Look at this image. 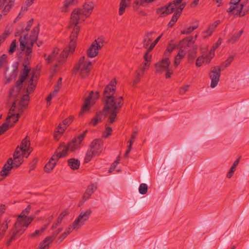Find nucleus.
Instances as JSON below:
<instances>
[{
	"mask_svg": "<svg viewBox=\"0 0 249 249\" xmlns=\"http://www.w3.org/2000/svg\"><path fill=\"white\" fill-rule=\"evenodd\" d=\"M131 0H121L120 3V8L119 9V15H122L125 11L126 7L129 6L130 4Z\"/></svg>",
	"mask_w": 249,
	"mask_h": 249,
	"instance_id": "25",
	"label": "nucleus"
},
{
	"mask_svg": "<svg viewBox=\"0 0 249 249\" xmlns=\"http://www.w3.org/2000/svg\"><path fill=\"white\" fill-rule=\"evenodd\" d=\"M154 0H134V4L137 6H144V4L145 3H149L152 1H153Z\"/></svg>",
	"mask_w": 249,
	"mask_h": 249,
	"instance_id": "35",
	"label": "nucleus"
},
{
	"mask_svg": "<svg viewBox=\"0 0 249 249\" xmlns=\"http://www.w3.org/2000/svg\"><path fill=\"white\" fill-rule=\"evenodd\" d=\"M99 92L97 91L94 94L93 91H90L88 97L85 100L84 104L82 107V111L80 112V115L85 111L89 110L90 107L95 104V100L99 98Z\"/></svg>",
	"mask_w": 249,
	"mask_h": 249,
	"instance_id": "9",
	"label": "nucleus"
},
{
	"mask_svg": "<svg viewBox=\"0 0 249 249\" xmlns=\"http://www.w3.org/2000/svg\"><path fill=\"white\" fill-rule=\"evenodd\" d=\"M112 128L109 126L106 127V131L104 133V137L105 138H107L111 133Z\"/></svg>",
	"mask_w": 249,
	"mask_h": 249,
	"instance_id": "55",
	"label": "nucleus"
},
{
	"mask_svg": "<svg viewBox=\"0 0 249 249\" xmlns=\"http://www.w3.org/2000/svg\"><path fill=\"white\" fill-rule=\"evenodd\" d=\"M10 34L11 33L9 30H5L4 32L0 36V45L4 41L5 39L10 35Z\"/></svg>",
	"mask_w": 249,
	"mask_h": 249,
	"instance_id": "40",
	"label": "nucleus"
},
{
	"mask_svg": "<svg viewBox=\"0 0 249 249\" xmlns=\"http://www.w3.org/2000/svg\"><path fill=\"white\" fill-rule=\"evenodd\" d=\"M103 148V142L99 139L94 140L89 145L85 158V162H89L96 155L101 153Z\"/></svg>",
	"mask_w": 249,
	"mask_h": 249,
	"instance_id": "6",
	"label": "nucleus"
},
{
	"mask_svg": "<svg viewBox=\"0 0 249 249\" xmlns=\"http://www.w3.org/2000/svg\"><path fill=\"white\" fill-rule=\"evenodd\" d=\"M30 141L27 136L22 141L20 148L23 154H25L26 152H28V154L26 157L28 156L31 151L30 150L31 148L30 147Z\"/></svg>",
	"mask_w": 249,
	"mask_h": 249,
	"instance_id": "17",
	"label": "nucleus"
},
{
	"mask_svg": "<svg viewBox=\"0 0 249 249\" xmlns=\"http://www.w3.org/2000/svg\"><path fill=\"white\" fill-rule=\"evenodd\" d=\"M97 45L96 42H92V44L87 51V55L88 57L93 58L95 57L98 53V51L100 50Z\"/></svg>",
	"mask_w": 249,
	"mask_h": 249,
	"instance_id": "18",
	"label": "nucleus"
},
{
	"mask_svg": "<svg viewBox=\"0 0 249 249\" xmlns=\"http://www.w3.org/2000/svg\"><path fill=\"white\" fill-rule=\"evenodd\" d=\"M204 59H205V57L203 55L198 57L197 58L196 61V66L197 67H200L202 65V64L204 62Z\"/></svg>",
	"mask_w": 249,
	"mask_h": 249,
	"instance_id": "49",
	"label": "nucleus"
},
{
	"mask_svg": "<svg viewBox=\"0 0 249 249\" xmlns=\"http://www.w3.org/2000/svg\"><path fill=\"white\" fill-rule=\"evenodd\" d=\"M198 27V24H197L196 25H194V26H190L187 28H186L185 29L183 30V31H181V34H186V35H188V34H190L191 33H192L193 31H194L195 30H196V29H197Z\"/></svg>",
	"mask_w": 249,
	"mask_h": 249,
	"instance_id": "32",
	"label": "nucleus"
},
{
	"mask_svg": "<svg viewBox=\"0 0 249 249\" xmlns=\"http://www.w3.org/2000/svg\"><path fill=\"white\" fill-rule=\"evenodd\" d=\"M215 49V48L213 47L210 51L209 54H207V57H209V59L208 61H207V64H209L210 62L211 59L214 55V51Z\"/></svg>",
	"mask_w": 249,
	"mask_h": 249,
	"instance_id": "47",
	"label": "nucleus"
},
{
	"mask_svg": "<svg viewBox=\"0 0 249 249\" xmlns=\"http://www.w3.org/2000/svg\"><path fill=\"white\" fill-rule=\"evenodd\" d=\"M235 171V168L231 166L227 174V178H231L233 176Z\"/></svg>",
	"mask_w": 249,
	"mask_h": 249,
	"instance_id": "60",
	"label": "nucleus"
},
{
	"mask_svg": "<svg viewBox=\"0 0 249 249\" xmlns=\"http://www.w3.org/2000/svg\"><path fill=\"white\" fill-rule=\"evenodd\" d=\"M92 63L90 61L86 62L85 56L81 57L78 63L74 67L73 73L76 74L79 71L80 75L82 78L87 77L91 69Z\"/></svg>",
	"mask_w": 249,
	"mask_h": 249,
	"instance_id": "7",
	"label": "nucleus"
},
{
	"mask_svg": "<svg viewBox=\"0 0 249 249\" xmlns=\"http://www.w3.org/2000/svg\"><path fill=\"white\" fill-rule=\"evenodd\" d=\"M243 33V30H241L239 31V33H235L229 39V41L230 42H231L232 43H234L236 41H237L240 36H241L242 34Z\"/></svg>",
	"mask_w": 249,
	"mask_h": 249,
	"instance_id": "30",
	"label": "nucleus"
},
{
	"mask_svg": "<svg viewBox=\"0 0 249 249\" xmlns=\"http://www.w3.org/2000/svg\"><path fill=\"white\" fill-rule=\"evenodd\" d=\"M176 8L170 3L167 6H164L157 9V13L160 14V17H164L173 13Z\"/></svg>",
	"mask_w": 249,
	"mask_h": 249,
	"instance_id": "15",
	"label": "nucleus"
},
{
	"mask_svg": "<svg viewBox=\"0 0 249 249\" xmlns=\"http://www.w3.org/2000/svg\"><path fill=\"white\" fill-rule=\"evenodd\" d=\"M57 150L61 158L66 156L68 154V151H69L64 142L60 144Z\"/></svg>",
	"mask_w": 249,
	"mask_h": 249,
	"instance_id": "26",
	"label": "nucleus"
},
{
	"mask_svg": "<svg viewBox=\"0 0 249 249\" xmlns=\"http://www.w3.org/2000/svg\"><path fill=\"white\" fill-rule=\"evenodd\" d=\"M7 58V56L6 54H3L0 57V68L4 66V64L6 62Z\"/></svg>",
	"mask_w": 249,
	"mask_h": 249,
	"instance_id": "50",
	"label": "nucleus"
},
{
	"mask_svg": "<svg viewBox=\"0 0 249 249\" xmlns=\"http://www.w3.org/2000/svg\"><path fill=\"white\" fill-rule=\"evenodd\" d=\"M152 41V39H150V38H148L147 39V38H144V40H143V47H144L145 48H146L149 43Z\"/></svg>",
	"mask_w": 249,
	"mask_h": 249,
	"instance_id": "63",
	"label": "nucleus"
},
{
	"mask_svg": "<svg viewBox=\"0 0 249 249\" xmlns=\"http://www.w3.org/2000/svg\"><path fill=\"white\" fill-rule=\"evenodd\" d=\"M22 162L23 159H14L12 164L15 168H17L22 164Z\"/></svg>",
	"mask_w": 249,
	"mask_h": 249,
	"instance_id": "42",
	"label": "nucleus"
},
{
	"mask_svg": "<svg viewBox=\"0 0 249 249\" xmlns=\"http://www.w3.org/2000/svg\"><path fill=\"white\" fill-rule=\"evenodd\" d=\"M78 3V0H65L63 2V6L60 8L62 12H67L69 11V8L72 5L77 4Z\"/></svg>",
	"mask_w": 249,
	"mask_h": 249,
	"instance_id": "20",
	"label": "nucleus"
},
{
	"mask_svg": "<svg viewBox=\"0 0 249 249\" xmlns=\"http://www.w3.org/2000/svg\"><path fill=\"white\" fill-rule=\"evenodd\" d=\"M182 0H174L172 2H170V3L172 4L173 6L177 9V8L178 7V6L181 4Z\"/></svg>",
	"mask_w": 249,
	"mask_h": 249,
	"instance_id": "56",
	"label": "nucleus"
},
{
	"mask_svg": "<svg viewBox=\"0 0 249 249\" xmlns=\"http://www.w3.org/2000/svg\"><path fill=\"white\" fill-rule=\"evenodd\" d=\"M176 45L170 43L165 50L163 57L161 61L155 64L156 73H161L165 69H167L170 64L168 57L170 55L172 51L175 49Z\"/></svg>",
	"mask_w": 249,
	"mask_h": 249,
	"instance_id": "5",
	"label": "nucleus"
},
{
	"mask_svg": "<svg viewBox=\"0 0 249 249\" xmlns=\"http://www.w3.org/2000/svg\"><path fill=\"white\" fill-rule=\"evenodd\" d=\"M194 40H193V36H190L188 37H186L185 38H184L183 39H182V40L181 41V42H187V45L188 46H190V44L191 43H194Z\"/></svg>",
	"mask_w": 249,
	"mask_h": 249,
	"instance_id": "52",
	"label": "nucleus"
},
{
	"mask_svg": "<svg viewBox=\"0 0 249 249\" xmlns=\"http://www.w3.org/2000/svg\"><path fill=\"white\" fill-rule=\"evenodd\" d=\"M48 226V224H46L44 225V226L42 227L40 230H36L35 231L30 235L31 237H35L36 236L40 235L47 229Z\"/></svg>",
	"mask_w": 249,
	"mask_h": 249,
	"instance_id": "33",
	"label": "nucleus"
},
{
	"mask_svg": "<svg viewBox=\"0 0 249 249\" xmlns=\"http://www.w3.org/2000/svg\"><path fill=\"white\" fill-rule=\"evenodd\" d=\"M15 36H19V41L20 42V52L25 50L26 45L27 44V41L28 39V34L22 32V29L16 31L15 33Z\"/></svg>",
	"mask_w": 249,
	"mask_h": 249,
	"instance_id": "13",
	"label": "nucleus"
},
{
	"mask_svg": "<svg viewBox=\"0 0 249 249\" xmlns=\"http://www.w3.org/2000/svg\"><path fill=\"white\" fill-rule=\"evenodd\" d=\"M17 48V42L16 40H13L8 50V53L9 54H12L16 51Z\"/></svg>",
	"mask_w": 249,
	"mask_h": 249,
	"instance_id": "34",
	"label": "nucleus"
},
{
	"mask_svg": "<svg viewBox=\"0 0 249 249\" xmlns=\"http://www.w3.org/2000/svg\"><path fill=\"white\" fill-rule=\"evenodd\" d=\"M15 0H0V9L3 8L2 13L6 15L14 5Z\"/></svg>",
	"mask_w": 249,
	"mask_h": 249,
	"instance_id": "14",
	"label": "nucleus"
},
{
	"mask_svg": "<svg viewBox=\"0 0 249 249\" xmlns=\"http://www.w3.org/2000/svg\"><path fill=\"white\" fill-rule=\"evenodd\" d=\"M96 42L97 45L96 46L98 47L100 49H101L103 46V41L101 38H98L97 39L95 40L93 42Z\"/></svg>",
	"mask_w": 249,
	"mask_h": 249,
	"instance_id": "58",
	"label": "nucleus"
},
{
	"mask_svg": "<svg viewBox=\"0 0 249 249\" xmlns=\"http://www.w3.org/2000/svg\"><path fill=\"white\" fill-rule=\"evenodd\" d=\"M91 213L92 211L90 209L81 212L79 216L73 222L72 227H70L67 229V233L69 234L73 230L80 229L84 225L85 222L89 219Z\"/></svg>",
	"mask_w": 249,
	"mask_h": 249,
	"instance_id": "8",
	"label": "nucleus"
},
{
	"mask_svg": "<svg viewBox=\"0 0 249 249\" xmlns=\"http://www.w3.org/2000/svg\"><path fill=\"white\" fill-rule=\"evenodd\" d=\"M34 75H32V77L30 80V85L28 86L27 88V91L29 93L32 92L35 87V86L33 84Z\"/></svg>",
	"mask_w": 249,
	"mask_h": 249,
	"instance_id": "48",
	"label": "nucleus"
},
{
	"mask_svg": "<svg viewBox=\"0 0 249 249\" xmlns=\"http://www.w3.org/2000/svg\"><path fill=\"white\" fill-rule=\"evenodd\" d=\"M162 34H161L160 36H159L158 37H157L155 40L154 41L153 43H152L150 47H149V51H151L153 48L155 47V46L156 45V44L159 41L160 38H161Z\"/></svg>",
	"mask_w": 249,
	"mask_h": 249,
	"instance_id": "59",
	"label": "nucleus"
},
{
	"mask_svg": "<svg viewBox=\"0 0 249 249\" xmlns=\"http://www.w3.org/2000/svg\"><path fill=\"white\" fill-rule=\"evenodd\" d=\"M22 112L18 113L17 114H11L9 115L7 117L6 121L9 124H10V127H12L14 126V124L16 123L19 118L20 117Z\"/></svg>",
	"mask_w": 249,
	"mask_h": 249,
	"instance_id": "19",
	"label": "nucleus"
},
{
	"mask_svg": "<svg viewBox=\"0 0 249 249\" xmlns=\"http://www.w3.org/2000/svg\"><path fill=\"white\" fill-rule=\"evenodd\" d=\"M73 117L72 116H70L69 117L65 119L63 122V124L66 125H69L73 121Z\"/></svg>",
	"mask_w": 249,
	"mask_h": 249,
	"instance_id": "54",
	"label": "nucleus"
},
{
	"mask_svg": "<svg viewBox=\"0 0 249 249\" xmlns=\"http://www.w3.org/2000/svg\"><path fill=\"white\" fill-rule=\"evenodd\" d=\"M34 43L30 42L28 45H26V50H25V54L26 55H31V53L33 51V46Z\"/></svg>",
	"mask_w": 249,
	"mask_h": 249,
	"instance_id": "37",
	"label": "nucleus"
},
{
	"mask_svg": "<svg viewBox=\"0 0 249 249\" xmlns=\"http://www.w3.org/2000/svg\"><path fill=\"white\" fill-rule=\"evenodd\" d=\"M29 100V96L28 94L24 95L20 101V106L23 107H25L27 104H24V102H28Z\"/></svg>",
	"mask_w": 249,
	"mask_h": 249,
	"instance_id": "45",
	"label": "nucleus"
},
{
	"mask_svg": "<svg viewBox=\"0 0 249 249\" xmlns=\"http://www.w3.org/2000/svg\"><path fill=\"white\" fill-rule=\"evenodd\" d=\"M221 68L213 67L209 73V77L211 80V87L215 88L219 81Z\"/></svg>",
	"mask_w": 249,
	"mask_h": 249,
	"instance_id": "12",
	"label": "nucleus"
},
{
	"mask_svg": "<svg viewBox=\"0 0 249 249\" xmlns=\"http://www.w3.org/2000/svg\"><path fill=\"white\" fill-rule=\"evenodd\" d=\"M39 33V25H37L35 27L33 30L31 31V34L30 35L29 40L31 43H35L36 41L38 38V35Z\"/></svg>",
	"mask_w": 249,
	"mask_h": 249,
	"instance_id": "23",
	"label": "nucleus"
},
{
	"mask_svg": "<svg viewBox=\"0 0 249 249\" xmlns=\"http://www.w3.org/2000/svg\"><path fill=\"white\" fill-rule=\"evenodd\" d=\"M60 158H61V157L58 154V152L57 151V150H56L50 160L52 161L53 162H54L55 164H56V162Z\"/></svg>",
	"mask_w": 249,
	"mask_h": 249,
	"instance_id": "43",
	"label": "nucleus"
},
{
	"mask_svg": "<svg viewBox=\"0 0 249 249\" xmlns=\"http://www.w3.org/2000/svg\"><path fill=\"white\" fill-rule=\"evenodd\" d=\"M186 6V3L184 2L181 4L177 8L173 16H172L171 20L175 22V23L177 21L178 18L180 17L181 13H182V10Z\"/></svg>",
	"mask_w": 249,
	"mask_h": 249,
	"instance_id": "24",
	"label": "nucleus"
},
{
	"mask_svg": "<svg viewBox=\"0 0 249 249\" xmlns=\"http://www.w3.org/2000/svg\"><path fill=\"white\" fill-rule=\"evenodd\" d=\"M246 3V2H244V1H241L240 2L238 3V4L235 5V11H236L235 15H239L240 17H243L245 15L246 13L247 12V10L243 9V7Z\"/></svg>",
	"mask_w": 249,
	"mask_h": 249,
	"instance_id": "22",
	"label": "nucleus"
},
{
	"mask_svg": "<svg viewBox=\"0 0 249 249\" xmlns=\"http://www.w3.org/2000/svg\"><path fill=\"white\" fill-rule=\"evenodd\" d=\"M52 238L51 237H46L43 241L39 244V249H49V245L53 242Z\"/></svg>",
	"mask_w": 249,
	"mask_h": 249,
	"instance_id": "27",
	"label": "nucleus"
},
{
	"mask_svg": "<svg viewBox=\"0 0 249 249\" xmlns=\"http://www.w3.org/2000/svg\"><path fill=\"white\" fill-rule=\"evenodd\" d=\"M34 19L33 18L30 19L27 23V25L25 29H22V32H24V33H27L28 34V32L30 30L31 27L33 25Z\"/></svg>",
	"mask_w": 249,
	"mask_h": 249,
	"instance_id": "38",
	"label": "nucleus"
},
{
	"mask_svg": "<svg viewBox=\"0 0 249 249\" xmlns=\"http://www.w3.org/2000/svg\"><path fill=\"white\" fill-rule=\"evenodd\" d=\"M18 147L16 149L14 153V159H23V156H24L25 154H23L22 153V154L23 155L22 156L21 154V152H22L21 150H20V149H18Z\"/></svg>",
	"mask_w": 249,
	"mask_h": 249,
	"instance_id": "41",
	"label": "nucleus"
},
{
	"mask_svg": "<svg viewBox=\"0 0 249 249\" xmlns=\"http://www.w3.org/2000/svg\"><path fill=\"white\" fill-rule=\"evenodd\" d=\"M150 51H149V49H148L143 56L144 61L147 62H150L151 61V55L149 53Z\"/></svg>",
	"mask_w": 249,
	"mask_h": 249,
	"instance_id": "51",
	"label": "nucleus"
},
{
	"mask_svg": "<svg viewBox=\"0 0 249 249\" xmlns=\"http://www.w3.org/2000/svg\"><path fill=\"white\" fill-rule=\"evenodd\" d=\"M62 79L61 77H60L57 82L56 85H55V86L54 87V89H55L56 91H59V90H60V89L61 87V86H62Z\"/></svg>",
	"mask_w": 249,
	"mask_h": 249,
	"instance_id": "53",
	"label": "nucleus"
},
{
	"mask_svg": "<svg viewBox=\"0 0 249 249\" xmlns=\"http://www.w3.org/2000/svg\"><path fill=\"white\" fill-rule=\"evenodd\" d=\"M116 85V81L112 80L106 87L103 92V101L104 107L103 112L106 116H108V124H112L115 121L119 110L124 104L123 97L115 95Z\"/></svg>",
	"mask_w": 249,
	"mask_h": 249,
	"instance_id": "1",
	"label": "nucleus"
},
{
	"mask_svg": "<svg viewBox=\"0 0 249 249\" xmlns=\"http://www.w3.org/2000/svg\"><path fill=\"white\" fill-rule=\"evenodd\" d=\"M31 209L30 205L23 210L21 214L18 215L17 222L14 226L9 232L10 239L6 243V245L9 246L14 240L19 237L26 230L29 224L34 219L35 216L27 217Z\"/></svg>",
	"mask_w": 249,
	"mask_h": 249,
	"instance_id": "3",
	"label": "nucleus"
},
{
	"mask_svg": "<svg viewBox=\"0 0 249 249\" xmlns=\"http://www.w3.org/2000/svg\"><path fill=\"white\" fill-rule=\"evenodd\" d=\"M102 115L103 112L100 111L97 112L94 117V118L98 121L99 123L101 122Z\"/></svg>",
	"mask_w": 249,
	"mask_h": 249,
	"instance_id": "64",
	"label": "nucleus"
},
{
	"mask_svg": "<svg viewBox=\"0 0 249 249\" xmlns=\"http://www.w3.org/2000/svg\"><path fill=\"white\" fill-rule=\"evenodd\" d=\"M13 159L12 158H10L8 159L6 162L3 165L2 170L0 172V175L3 177H5L7 176L10 171L12 169L15 168L13 166Z\"/></svg>",
	"mask_w": 249,
	"mask_h": 249,
	"instance_id": "16",
	"label": "nucleus"
},
{
	"mask_svg": "<svg viewBox=\"0 0 249 249\" xmlns=\"http://www.w3.org/2000/svg\"><path fill=\"white\" fill-rule=\"evenodd\" d=\"M28 75L24 72H21L15 87H13L10 91L9 95L10 96H16L19 93L22 87L23 83L26 80Z\"/></svg>",
	"mask_w": 249,
	"mask_h": 249,
	"instance_id": "11",
	"label": "nucleus"
},
{
	"mask_svg": "<svg viewBox=\"0 0 249 249\" xmlns=\"http://www.w3.org/2000/svg\"><path fill=\"white\" fill-rule=\"evenodd\" d=\"M234 56L231 55L229 56L227 60L225 61L224 63L221 66V67L226 68L228 67L233 60Z\"/></svg>",
	"mask_w": 249,
	"mask_h": 249,
	"instance_id": "44",
	"label": "nucleus"
},
{
	"mask_svg": "<svg viewBox=\"0 0 249 249\" xmlns=\"http://www.w3.org/2000/svg\"><path fill=\"white\" fill-rule=\"evenodd\" d=\"M87 132L88 130H85L82 134L74 138L71 142H69L67 144H66L69 150L73 152L75 150L79 149Z\"/></svg>",
	"mask_w": 249,
	"mask_h": 249,
	"instance_id": "10",
	"label": "nucleus"
},
{
	"mask_svg": "<svg viewBox=\"0 0 249 249\" xmlns=\"http://www.w3.org/2000/svg\"><path fill=\"white\" fill-rule=\"evenodd\" d=\"M68 165L73 170H76L80 166V161L78 159L71 158L68 160Z\"/></svg>",
	"mask_w": 249,
	"mask_h": 249,
	"instance_id": "28",
	"label": "nucleus"
},
{
	"mask_svg": "<svg viewBox=\"0 0 249 249\" xmlns=\"http://www.w3.org/2000/svg\"><path fill=\"white\" fill-rule=\"evenodd\" d=\"M63 229L60 228L57 229L56 231H54L52 235L50 237L52 238V240L53 241L54 238L56 237V236L62 231Z\"/></svg>",
	"mask_w": 249,
	"mask_h": 249,
	"instance_id": "62",
	"label": "nucleus"
},
{
	"mask_svg": "<svg viewBox=\"0 0 249 249\" xmlns=\"http://www.w3.org/2000/svg\"><path fill=\"white\" fill-rule=\"evenodd\" d=\"M196 53L194 52L188 54V59L189 62L192 63L193 62L194 59L196 57Z\"/></svg>",
	"mask_w": 249,
	"mask_h": 249,
	"instance_id": "57",
	"label": "nucleus"
},
{
	"mask_svg": "<svg viewBox=\"0 0 249 249\" xmlns=\"http://www.w3.org/2000/svg\"><path fill=\"white\" fill-rule=\"evenodd\" d=\"M77 39L74 40V48H73V50H71V35L70 36V41L69 42V46L66 47L63 51L58 56V53L59 52V49L57 48H55L53 49V52L47 57V55L46 54H44V56L46 58V61L47 64L51 63L53 62L54 60H56L58 62L59 64L63 62L65 59L68 57L69 53H73V52L75 50V48L76 47L75 43Z\"/></svg>",
	"mask_w": 249,
	"mask_h": 249,
	"instance_id": "4",
	"label": "nucleus"
},
{
	"mask_svg": "<svg viewBox=\"0 0 249 249\" xmlns=\"http://www.w3.org/2000/svg\"><path fill=\"white\" fill-rule=\"evenodd\" d=\"M22 66H23L24 69H23L22 72H24L28 74L31 70L30 67L26 63H23Z\"/></svg>",
	"mask_w": 249,
	"mask_h": 249,
	"instance_id": "61",
	"label": "nucleus"
},
{
	"mask_svg": "<svg viewBox=\"0 0 249 249\" xmlns=\"http://www.w3.org/2000/svg\"><path fill=\"white\" fill-rule=\"evenodd\" d=\"M214 30V29L213 28H211V26L210 25L208 28L203 32L204 37L206 38L211 36Z\"/></svg>",
	"mask_w": 249,
	"mask_h": 249,
	"instance_id": "46",
	"label": "nucleus"
},
{
	"mask_svg": "<svg viewBox=\"0 0 249 249\" xmlns=\"http://www.w3.org/2000/svg\"><path fill=\"white\" fill-rule=\"evenodd\" d=\"M10 127V124L7 123H3L0 126V135L7 131Z\"/></svg>",
	"mask_w": 249,
	"mask_h": 249,
	"instance_id": "39",
	"label": "nucleus"
},
{
	"mask_svg": "<svg viewBox=\"0 0 249 249\" xmlns=\"http://www.w3.org/2000/svg\"><path fill=\"white\" fill-rule=\"evenodd\" d=\"M94 4L92 1L86 2L83 5L82 8L74 9L71 14V23L70 26L73 27L71 33V50L74 48V40L77 39L80 31V27L78 26L79 21H84L91 14L94 8Z\"/></svg>",
	"mask_w": 249,
	"mask_h": 249,
	"instance_id": "2",
	"label": "nucleus"
},
{
	"mask_svg": "<svg viewBox=\"0 0 249 249\" xmlns=\"http://www.w3.org/2000/svg\"><path fill=\"white\" fill-rule=\"evenodd\" d=\"M96 189L97 186L95 185L92 184L89 185L83 195V199L85 201L88 200Z\"/></svg>",
	"mask_w": 249,
	"mask_h": 249,
	"instance_id": "21",
	"label": "nucleus"
},
{
	"mask_svg": "<svg viewBox=\"0 0 249 249\" xmlns=\"http://www.w3.org/2000/svg\"><path fill=\"white\" fill-rule=\"evenodd\" d=\"M185 53L183 50L180 51L178 54L176 56L174 60V64L176 67H177L180 63V60L184 57Z\"/></svg>",
	"mask_w": 249,
	"mask_h": 249,
	"instance_id": "29",
	"label": "nucleus"
},
{
	"mask_svg": "<svg viewBox=\"0 0 249 249\" xmlns=\"http://www.w3.org/2000/svg\"><path fill=\"white\" fill-rule=\"evenodd\" d=\"M148 187L145 183H142L139 187V191L141 195H144L147 192Z\"/></svg>",
	"mask_w": 249,
	"mask_h": 249,
	"instance_id": "36",
	"label": "nucleus"
},
{
	"mask_svg": "<svg viewBox=\"0 0 249 249\" xmlns=\"http://www.w3.org/2000/svg\"><path fill=\"white\" fill-rule=\"evenodd\" d=\"M55 165V164L54 162H53L50 160L44 167L45 172L47 173L50 172L53 169Z\"/></svg>",
	"mask_w": 249,
	"mask_h": 249,
	"instance_id": "31",
	"label": "nucleus"
}]
</instances>
